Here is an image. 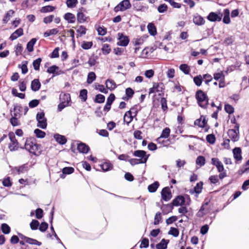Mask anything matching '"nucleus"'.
<instances>
[{"mask_svg":"<svg viewBox=\"0 0 249 249\" xmlns=\"http://www.w3.org/2000/svg\"><path fill=\"white\" fill-rule=\"evenodd\" d=\"M79 97L82 102H86L87 100L88 90L86 89H81Z\"/></svg>","mask_w":249,"mask_h":249,"instance_id":"e433bc0d","label":"nucleus"},{"mask_svg":"<svg viewBox=\"0 0 249 249\" xmlns=\"http://www.w3.org/2000/svg\"><path fill=\"white\" fill-rule=\"evenodd\" d=\"M169 242V240L162 239L161 241L156 246L157 249H166L167 245Z\"/></svg>","mask_w":249,"mask_h":249,"instance_id":"b1692460","label":"nucleus"},{"mask_svg":"<svg viewBox=\"0 0 249 249\" xmlns=\"http://www.w3.org/2000/svg\"><path fill=\"white\" fill-rule=\"evenodd\" d=\"M40 145L31 139L27 140L24 144V147L20 146L21 149H25L30 153L35 155H38L40 153L39 148Z\"/></svg>","mask_w":249,"mask_h":249,"instance_id":"f257e3e1","label":"nucleus"},{"mask_svg":"<svg viewBox=\"0 0 249 249\" xmlns=\"http://www.w3.org/2000/svg\"><path fill=\"white\" fill-rule=\"evenodd\" d=\"M37 121V126L42 129H46L47 126V119L43 112H38L36 116Z\"/></svg>","mask_w":249,"mask_h":249,"instance_id":"7ed1b4c3","label":"nucleus"},{"mask_svg":"<svg viewBox=\"0 0 249 249\" xmlns=\"http://www.w3.org/2000/svg\"><path fill=\"white\" fill-rule=\"evenodd\" d=\"M34 133L37 138H43L45 137L46 133L44 131H43L39 129H36L34 130Z\"/></svg>","mask_w":249,"mask_h":249,"instance_id":"3c124183","label":"nucleus"},{"mask_svg":"<svg viewBox=\"0 0 249 249\" xmlns=\"http://www.w3.org/2000/svg\"><path fill=\"white\" fill-rule=\"evenodd\" d=\"M30 228L32 230H36L37 229L39 223L37 220H32L31 222L30 223Z\"/></svg>","mask_w":249,"mask_h":249,"instance_id":"6e6d98bb","label":"nucleus"},{"mask_svg":"<svg viewBox=\"0 0 249 249\" xmlns=\"http://www.w3.org/2000/svg\"><path fill=\"white\" fill-rule=\"evenodd\" d=\"M93 43L91 41H83L81 45V47L83 49L88 50L91 48L92 46Z\"/></svg>","mask_w":249,"mask_h":249,"instance_id":"bf43d9fd","label":"nucleus"},{"mask_svg":"<svg viewBox=\"0 0 249 249\" xmlns=\"http://www.w3.org/2000/svg\"><path fill=\"white\" fill-rule=\"evenodd\" d=\"M193 80H194L195 84L197 86L199 87V86H201V85L202 84V78L201 75H197L196 76L194 77Z\"/></svg>","mask_w":249,"mask_h":249,"instance_id":"4d7b16f0","label":"nucleus"},{"mask_svg":"<svg viewBox=\"0 0 249 249\" xmlns=\"http://www.w3.org/2000/svg\"><path fill=\"white\" fill-rule=\"evenodd\" d=\"M128 161L132 165H134L141 163H145L146 162V159H131L128 160Z\"/></svg>","mask_w":249,"mask_h":249,"instance_id":"7c9ffc66","label":"nucleus"},{"mask_svg":"<svg viewBox=\"0 0 249 249\" xmlns=\"http://www.w3.org/2000/svg\"><path fill=\"white\" fill-rule=\"evenodd\" d=\"M193 21L196 25L198 26L203 25L205 22L203 18L198 14H196L194 16Z\"/></svg>","mask_w":249,"mask_h":249,"instance_id":"9b49d317","label":"nucleus"},{"mask_svg":"<svg viewBox=\"0 0 249 249\" xmlns=\"http://www.w3.org/2000/svg\"><path fill=\"white\" fill-rule=\"evenodd\" d=\"M159 183L158 181H155L153 183L149 185L148 187V190L150 193L155 192L159 186Z\"/></svg>","mask_w":249,"mask_h":249,"instance_id":"f704fd0d","label":"nucleus"},{"mask_svg":"<svg viewBox=\"0 0 249 249\" xmlns=\"http://www.w3.org/2000/svg\"><path fill=\"white\" fill-rule=\"evenodd\" d=\"M59 69V67L56 65H53L49 67L47 71V72L49 73L55 74L56 75L59 74V73L56 72Z\"/></svg>","mask_w":249,"mask_h":249,"instance_id":"8fccbe9b","label":"nucleus"},{"mask_svg":"<svg viewBox=\"0 0 249 249\" xmlns=\"http://www.w3.org/2000/svg\"><path fill=\"white\" fill-rule=\"evenodd\" d=\"M133 155L135 157L140 158V159H146L147 160L149 155H146V152L144 150H138L133 153Z\"/></svg>","mask_w":249,"mask_h":249,"instance_id":"4468645a","label":"nucleus"},{"mask_svg":"<svg viewBox=\"0 0 249 249\" xmlns=\"http://www.w3.org/2000/svg\"><path fill=\"white\" fill-rule=\"evenodd\" d=\"M105 97L101 94H97L95 98L94 102L98 103H102L105 102Z\"/></svg>","mask_w":249,"mask_h":249,"instance_id":"5fc2aeb1","label":"nucleus"},{"mask_svg":"<svg viewBox=\"0 0 249 249\" xmlns=\"http://www.w3.org/2000/svg\"><path fill=\"white\" fill-rule=\"evenodd\" d=\"M224 18H223V22L225 24H229L231 22L230 18V11L228 9H226L224 11Z\"/></svg>","mask_w":249,"mask_h":249,"instance_id":"473e14b6","label":"nucleus"},{"mask_svg":"<svg viewBox=\"0 0 249 249\" xmlns=\"http://www.w3.org/2000/svg\"><path fill=\"white\" fill-rule=\"evenodd\" d=\"M134 109L131 108L130 110L127 111L124 117V121L127 124H129L132 120L134 116H136V112L133 113V110Z\"/></svg>","mask_w":249,"mask_h":249,"instance_id":"1a4fd4ad","label":"nucleus"},{"mask_svg":"<svg viewBox=\"0 0 249 249\" xmlns=\"http://www.w3.org/2000/svg\"><path fill=\"white\" fill-rule=\"evenodd\" d=\"M2 184L4 187H11L12 185V182L10 180V177H8L4 178L2 181Z\"/></svg>","mask_w":249,"mask_h":249,"instance_id":"680f3d73","label":"nucleus"},{"mask_svg":"<svg viewBox=\"0 0 249 249\" xmlns=\"http://www.w3.org/2000/svg\"><path fill=\"white\" fill-rule=\"evenodd\" d=\"M96 76L94 72H90L89 73L87 77V82L89 84H91L94 80H95Z\"/></svg>","mask_w":249,"mask_h":249,"instance_id":"58836bf2","label":"nucleus"},{"mask_svg":"<svg viewBox=\"0 0 249 249\" xmlns=\"http://www.w3.org/2000/svg\"><path fill=\"white\" fill-rule=\"evenodd\" d=\"M66 3L67 6L69 8L74 7L78 3L77 0H67Z\"/></svg>","mask_w":249,"mask_h":249,"instance_id":"13d9d810","label":"nucleus"},{"mask_svg":"<svg viewBox=\"0 0 249 249\" xmlns=\"http://www.w3.org/2000/svg\"><path fill=\"white\" fill-rule=\"evenodd\" d=\"M74 169L71 167H66L62 169L63 174L61 175V178H64L65 176L64 174L69 175L73 173Z\"/></svg>","mask_w":249,"mask_h":249,"instance_id":"72a5a7b5","label":"nucleus"},{"mask_svg":"<svg viewBox=\"0 0 249 249\" xmlns=\"http://www.w3.org/2000/svg\"><path fill=\"white\" fill-rule=\"evenodd\" d=\"M103 171L106 172L111 170L113 168L112 164L109 162H105L100 165Z\"/></svg>","mask_w":249,"mask_h":249,"instance_id":"2f4dec72","label":"nucleus"},{"mask_svg":"<svg viewBox=\"0 0 249 249\" xmlns=\"http://www.w3.org/2000/svg\"><path fill=\"white\" fill-rule=\"evenodd\" d=\"M102 50L103 53L104 54H107L110 53L111 49H110V48L109 47V45L108 44H105L103 46Z\"/></svg>","mask_w":249,"mask_h":249,"instance_id":"774afa93","label":"nucleus"},{"mask_svg":"<svg viewBox=\"0 0 249 249\" xmlns=\"http://www.w3.org/2000/svg\"><path fill=\"white\" fill-rule=\"evenodd\" d=\"M224 109L225 111L229 114H232L234 112V108L230 105L226 104Z\"/></svg>","mask_w":249,"mask_h":249,"instance_id":"338daca9","label":"nucleus"},{"mask_svg":"<svg viewBox=\"0 0 249 249\" xmlns=\"http://www.w3.org/2000/svg\"><path fill=\"white\" fill-rule=\"evenodd\" d=\"M1 229L2 232L4 234L9 233L11 231L10 227L5 223L1 224Z\"/></svg>","mask_w":249,"mask_h":249,"instance_id":"864d4df0","label":"nucleus"},{"mask_svg":"<svg viewBox=\"0 0 249 249\" xmlns=\"http://www.w3.org/2000/svg\"><path fill=\"white\" fill-rule=\"evenodd\" d=\"M196 164L200 166L204 165L205 164V159L204 157L202 156L197 157L196 160Z\"/></svg>","mask_w":249,"mask_h":249,"instance_id":"09e8293b","label":"nucleus"},{"mask_svg":"<svg viewBox=\"0 0 249 249\" xmlns=\"http://www.w3.org/2000/svg\"><path fill=\"white\" fill-rule=\"evenodd\" d=\"M207 141L213 144L215 142V138L213 134H209L206 136Z\"/></svg>","mask_w":249,"mask_h":249,"instance_id":"69168bd1","label":"nucleus"},{"mask_svg":"<svg viewBox=\"0 0 249 249\" xmlns=\"http://www.w3.org/2000/svg\"><path fill=\"white\" fill-rule=\"evenodd\" d=\"M196 97L198 105L202 108H206L208 104V97L202 90H198L196 93Z\"/></svg>","mask_w":249,"mask_h":249,"instance_id":"f03ea898","label":"nucleus"},{"mask_svg":"<svg viewBox=\"0 0 249 249\" xmlns=\"http://www.w3.org/2000/svg\"><path fill=\"white\" fill-rule=\"evenodd\" d=\"M42 61L41 58H38L37 59L35 60L33 62V65L34 69L36 71H38L39 70L40 65L41 62Z\"/></svg>","mask_w":249,"mask_h":249,"instance_id":"603ef678","label":"nucleus"},{"mask_svg":"<svg viewBox=\"0 0 249 249\" xmlns=\"http://www.w3.org/2000/svg\"><path fill=\"white\" fill-rule=\"evenodd\" d=\"M54 9V7L51 5H48L42 7L40 9V12L43 13L51 12L53 11Z\"/></svg>","mask_w":249,"mask_h":249,"instance_id":"79ce46f5","label":"nucleus"},{"mask_svg":"<svg viewBox=\"0 0 249 249\" xmlns=\"http://www.w3.org/2000/svg\"><path fill=\"white\" fill-rule=\"evenodd\" d=\"M9 137L10 140V143L9 144L8 148L10 151H17L19 148L18 142L16 139L15 136L13 133L9 134Z\"/></svg>","mask_w":249,"mask_h":249,"instance_id":"39448f33","label":"nucleus"},{"mask_svg":"<svg viewBox=\"0 0 249 249\" xmlns=\"http://www.w3.org/2000/svg\"><path fill=\"white\" fill-rule=\"evenodd\" d=\"M17 117H19V115H18L17 113H14V116L10 119V123L14 126H18L19 124Z\"/></svg>","mask_w":249,"mask_h":249,"instance_id":"a18cd8bd","label":"nucleus"},{"mask_svg":"<svg viewBox=\"0 0 249 249\" xmlns=\"http://www.w3.org/2000/svg\"><path fill=\"white\" fill-rule=\"evenodd\" d=\"M162 222V216L160 212H158L156 213L154 217V224L155 225L159 224Z\"/></svg>","mask_w":249,"mask_h":249,"instance_id":"a19ab883","label":"nucleus"},{"mask_svg":"<svg viewBox=\"0 0 249 249\" xmlns=\"http://www.w3.org/2000/svg\"><path fill=\"white\" fill-rule=\"evenodd\" d=\"M77 150L80 153L83 154L87 153L89 150V147L86 144L81 142L77 145Z\"/></svg>","mask_w":249,"mask_h":249,"instance_id":"f3484780","label":"nucleus"},{"mask_svg":"<svg viewBox=\"0 0 249 249\" xmlns=\"http://www.w3.org/2000/svg\"><path fill=\"white\" fill-rule=\"evenodd\" d=\"M212 164L214 165L216 168L221 167L222 165H223L222 163L219 160L216 158H213L211 160Z\"/></svg>","mask_w":249,"mask_h":249,"instance_id":"de8ad7c7","label":"nucleus"},{"mask_svg":"<svg viewBox=\"0 0 249 249\" xmlns=\"http://www.w3.org/2000/svg\"><path fill=\"white\" fill-rule=\"evenodd\" d=\"M36 1L37 0H24L21 3V6L23 9L31 8Z\"/></svg>","mask_w":249,"mask_h":249,"instance_id":"6ab92c4d","label":"nucleus"},{"mask_svg":"<svg viewBox=\"0 0 249 249\" xmlns=\"http://www.w3.org/2000/svg\"><path fill=\"white\" fill-rule=\"evenodd\" d=\"M131 7V4L129 0H124L114 7V10L115 12L124 11L130 8Z\"/></svg>","mask_w":249,"mask_h":249,"instance_id":"20e7f679","label":"nucleus"},{"mask_svg":"<svg viewBox=\"0 0 249 249\" xmlns=\"http://www.w3.org/2000/svg\"><path fill=\"white\" fill-rule=\"evenodd\" d=\"M179 69L185 74H188L190 72V67L186 64H181Z\"/></svg>","mask_w":249,"mask_h":249,"instance_id":"37998d69","label":"nucleus"},{"mask_svg":"<svg viewBox=\"0 0 249 249\" xmlns=\"http://www.w3.org/2000/svg\"><path fill=\"white\" fill-rule=\"evenodd\" d=\"M61 102H68L70 104L71 101V95L69 93H61L59 97Z\"/></svg>","mask_w":249,"mask_h":249,"instance_id":"cd10ccee","label":"nucleus"},{"mask_svg":"<svg viewBox=\"0 0 249 249\" xmlns=\"http://www.w3.org/2000/svg\"><path fill=\"white\" fill-rule=\"evenodd\" d=\"M86 11V9L83 7L78 9L77 14V19L79 23H83L86 21L87 17L84 13Z\"/></svg>","mask_w":249,"mask_h":249,"instance_id":"0eeeda50","label":"nucleus"},{"mask_svg":"<svg viewBox=\"0 0 249 249\" xmlns=\"http://www.w3.org/2000/svg\"><path fill=\"white\" fill-rule=\"evenodd\" d=\"M232 153L234 159L237 161H240L242 159L241 155L242 150L240 147H235L232 150Z\"/></svg>","mask_w":249,"mask_h":249,"instance_id":"f8f14e48","label":"nucleus"},{"mask_svg":"<svg viewBox=\"0 0 249 249\" xmlns=\"http://www.w3.org/2000/svg\"><path fill=\"white\" fill-rule=\"evenodd\" d=\"M23 34V29L19 28L16 30L10 36V39L14 40L18 38V37L21 36Z\"/></svg>","mask_w":249,"mask_h":249,"instance_id":"aec40b11","label":"nucleus"},{"mask_svg":"<svg viewBox=\"0 0 249 249\" xmlns=\"http://www.w3.org/2000/svg\"><path fill=\"white\" fill-rule=\"evenodd\" d=\"M207 123V121L205 119V118L203 116H201L200 119H196L195 122L194 124L196 125H197L200 127H204L205 125Z\"/></svg>","mask_w":249,"mask_h":249,"instance_id":"412c9836","label":"nucleus"},{"mask_svg":"<svg viewBox=\"0 0 249 249\" xmlns=\"http://www.w3.org/2000/svg\"><path fill=\"white\" fill-rule=\"evenodd\" d=\"M222 15L220 16L214 12H211L207 17V19L211 21H220Z\"/></svg>","mask_w":249,"mask_h":249,"instance_id":"a211bd4d","label":"nucleus"},{"mask_svg":"<svg viewBox=\"0 0 249 249\" xmlns=\"http://www.w3.org/2000/svg\"><path fill=\"white\" fill-rule=\"evenodd\" d=\"M185 203L184 197L182 196H178L176 197L173 201L172 203L174 206H182Z\"/></svg>","mask_w":249,"mask_h":249,"instance_id":"2eb2a0df","label":"nucleus"},{"mask_svg":"<svg viewBox=\"0 0 249 249\" xmlns=\"http://www.w3.org/2000/svg\"><path fill=\"white\" fill-rule=\"evenodd\" d=\"M217 169L218 172L220 173L219 178L220 179H222L227 176L226 170H225L223 165H222L221 167L218 168Z\"/></svg>","mask_w":249,"mask_h":249,"instance_id":"4c0bfd02","label":"nucleus"},{"mask_svg":"<svg viewBox=\"0 0 249 249\" xmlns=\"http://www.w3.org/2000/svg\"><path fill=\"white\" fill-rule=\"evenodd\" d=\"M37 41L36 38H32L27 44L26 48L29 52H32L34 50V46Z\"/></svg>","mask_w":249,"mask_h":249,"instance_id":"c85d7f7f","label":"nucleus"},{"mask_svg":"<svg viewBox=\"0 0 249 249\" xmlns=\"http://www.w3.org/2000/svg\"><path fill=\"white\" fill-rule=\"evenodd\" d=\"M118 40L117 44L119 46H126L129 42V39L128 36L123 35L122 33H118Z\"/></svg>","mask_w":249,"mask_h":249,"instance_id":"6e6552de","label":"nucleus"},{"mask_svg":"<svg viewBox=\"0 0 249 249\" xmlns=\"http://www.w3.org/2000/svg\"><path fill=\"white\" fill-rule=\"evenodd\" d=\"M14 13V11L12 10L8 11L3 18V22L4 23H6L8 22V21L10 19V17H11L13 16Z\"/></svg>","mask_w":249,"mask_h":249,"instance_id":"c03bdc74","label":"nucleus"},{"mask_svg":"<svg viewBox=\"0 0 249 249\" xmlns=\"http://www.w3.org/2000/svg\"><path fill=\"white\" fill-rule=\"evenodd\" d=\"M168 6L165 4H162L158 7V11L160 13H163L167 10Z\"/></svg>","mask_w":249,"mask_h":249,"instance_id":"0e129e2a","label":"nucleus"},{"mask_svg":"<svg viewBox=\"0 0 249 249\" xmlns=\"http://www.w3.org/2000/svg\"><path fill=\"white\" fill-rule=\"evenodd\" d=\"M168 234L172 235L174 237H177L179 234V231L178 229L174 227H171L168 232Z\"/></svg>","mask_w":249,"mask_h":249,"instance_id":"052dcab7","label":"nucleus"},{"mask_svg":"<svg viewBox=\"0 0 249 249\" xmlns=\"http://www.w3.org/2000/svg\"><path fill=\"white\" fill-rule=\"evenodd\" d=\"M161 198L165 201H168L172 198L171 190L168 187H164L161 192Z\"/></svg>","mask_w":249,"mask_h":249,"instance_id":"423d86ee","label":"nucleus"},{"mask_svg":"<svg viewBox=\"0 0 249 249\" xmlns=\"http://www.w3.org/2000/svg\"><path fill=\"white\" fill-rule=\"evenodd\" d=\"M70 106V104L68 102H61L58 105L57 109L58 111H61L65 107Z\"/></svg>","mask_w":249,"mask_h":249,"instance_id":"e2e57ef3","label":"nucleus"},{"mask_svg":"<svg viewBox=\"0 0 249 249\" xmlns=\"http://www.w3.org/2000/svg\"><path fill=\"white\" fill-rule=\"evenodd\" d=\"M64 19L69 23H73L75 21V17L74 14L71 13H67L64 16Z\"/></svg>","mask_w":249,"mask_h":249,"instance_id":"a878e982","label":"nucleus"},{"mask_svg":"<svg viewBox=\"0 0 249 249\" xmlns=\"http://www.w3.org/2000/svg\"><path fill=\"white\" fill-rule=\"evenodd\" d=\"M203 185V182L200 181L198 182L196 186L194 188V189L193 190H190V193L191 194H193L194 193L197 194H200L202 191Z\"/></svg>","mask_w":249,"mask_h":249,"instance_id":"5701e85b","label":"nucleus"},{"mask_svg":"<svg viewBox=\"0 0 249 249\" xmlns=\"http://www.w3.org/2000/svg\"><path fill=\"white\" fill-rule=\"evenodd\" d=\"M106 85L107 89L112 90L116 88V85L113 80L107 79L106 81Z\"/></svg>","mask_w":249,"mask_h":249,"instance_id":"bb28decb","label":"nucleus"},{"mask_svg":"<svg viewBox=\"0 0 249 249\" xmlns=\"http://www.w3.org/2000/svg\"><path fill=\"white\" fill-rule=\"evenodd\" d=\"M58 32L59 31L57 28L52 29L45 32L44 33V36L46 37L52 35H56L58 33Z\"/></svg>","mask_w":249,"mask_h":249,"instance_id":"ea45409f","label":"nucleus"},{"mask_svg":"<svg viewBox=\"0 0 249 249\" xmlns=\"http://www.w3.org/2000/svg\"><path fill=\"white\" fill-rule=\"evenodd\" d=\"M53 138L57 142L61 145L65 144L67 142V140L65 136L59 134H54Z\"/></svg>","mask_w":249,"mask_h":249,"instance_id":"ddd939ff","label":"nucleus"},{"mask_svg":"<svg viewBox=\"0 0 249 249\" xmlns=\"http://www.w3.org/2000/svg\"><path fill=\"white\" fill-rule=\"evenodd\" d=\"M134 94V92L133 90L130 88H128L125 89L126 96L123 97V99L127 101L132 97Z\"/></svg>","mask_w":249,"mask_h":249,"instance_id":"c756f323","label":"nucleus"},{"mask_svg":"<svg viewBox=\"0 0 249 249\" xmlns=\"http://www.w3.org/2000/svg\"><path fill=\"white\" fill-rule=\"evenodd\" d=\"M170 129L168 127H166L162 131L160 136L157 139V142L158 143L161 142V140L162 138H167L170 135Z\"/></svg>","mask_w":249,"mask_h":249,"instance_id":"dca6fc26","label":"nucleus"},{"mask_svg":"<svg viewBox=\"0 0 249 249\" xmlns=\"http://www.w3.org/2000/svg\"><path fill=\"white\" fill-rule=\"evenodd\" d=\"M95 89L97 90H98L101 92H103L104 93H108V90L106 89L104 85H100L98 84H95Z\"/></svg>","mask_w":249,"mask_h":249,"instance_id":"49530a36","label":"nucleus"},{"mask_svg":"<svg viewBox=\"0 0 249 249\" xmlns=\"http://www.w3.org/2000/svg\"><path fill=\"white\" fill-rule=\"evenodd\" d=\"M147 29L151 35L155 36L157 34V29L153 23H149L147 25Z\"/></svg>","mask_w":249,"mask_h":249,"instance_id":"c9c22d12","label":"nucleus"},{"mask_svg":"<svg viewBox=\"0 0 249 249\" xmlns=\"http://www.w3.org/2000/svg\"><path fill=\"white\" fill-rule=\"evenodd\" d=\"M228 135L233 142H237L239 140V132H237L235 129H229L228 131Z\"/></svg>","mask_w":249,"mask_h":249,"instance_id":"9d476101","label":"nucleus"},{"mask_svg":"<svg viewBox=\"0 0 249 249\" xmlns=\"http://www.w3.org/2000/svg\"><path fill=\"white\" fill-rule=\"evenodd\" d=\"M173 207L174 206L171 203L166 205H163L160 207V209L164 214H167L168 213L172 212Z\"/></svg>","mask_w":249,"mask_h":249,"instance_id":"393cba45","label":"nucleus"},{"mask_svg":"<svg viewBox=\"0 0 249 249\" xmlns=\"http://www.w3.org/2000/svg\"><path fill=\"white\" fill-rule=\"evenodd\" d=\"M41 87V84L38 79L33 80L31 82V87L32 90L38 91Z\"/></svg>","mask_w":249,"mask_h":249,"instance_id":"4be33fe9","label":"nucleus"}]
</instances>
